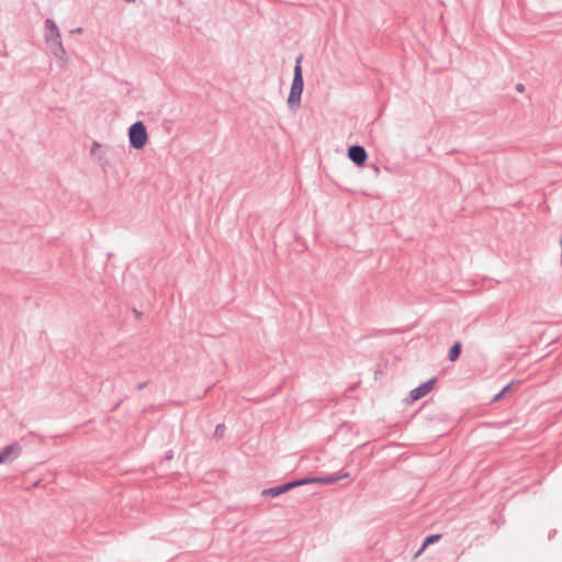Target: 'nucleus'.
I'll return each instance as SVG.
<instances>
[{
	"mask_svg": "<svg viewBox=\"0 0 562 562\" xmlns=\"http://www.w3.org/2000/svg\"><path fill=\"white\" fill-rule=\"evenodd\" d=\"M441 538V535H431V536H428L425 541H424V544L422 547V550H425V548L431 543H435L437 541H439Z\"/></svg>",
	"mask_w": 562,
	"mask_h": 562,
	"instance_id": "9d476101",
	"label": "nucleus"
},
{
	"mask_svg": "<svg viewBox=\"0 0 562 562\" xmlns=\"http://www.w3.org/2000/svg\"><path fill=\"white\" fill-rule=\"evenodd\" d=\"M21 452V447L18 443H12L4 447L0 451V464L10 463L14 461Z\"/></svg>",
	"mask_w": 562,
	"mask_h": 562,
	"instance_id": "7ed1b4c3",
	"label": "nucleus"
},
{
	"mask_svg": "<svg viewBox=\"0 0 562 562\" xmlns=\"http://www.w3.org/2000/svg\"><path fill=\"white\" fill-rule=\"evenodd\" d=\"M423 551H424V550H422V548H420V549L417 551V553L415 554V557H416V558H417V557H419V555L422 554V552H423Z\"/></svg>",
	"mask_w": 562,
	"mask_h": 562,
	"instance_id": "ddd939ff",
	"label": "nucleus"
},
{
	"mask_svg": "<svg viewBox=\"0 0 562 562\" xmlns=\"http://www.w3.org/2000/svg\"><path fill=\"white\" fill-rule=\"evenodd\" d=\"M348 157L357 165L361 166L367 160V153L361 146H351L348 150Z\"/></svg>",
	"mask_w": 562,
	"mask_h": 562,
	"instance_id": "423d86ee",
	"label": "nucleus"
},
{
	"mask_svg": "<svg viewBox=\"0 0 562 562\" xmlns=\"http://www.w3.org/2000/svg\"><path fill=\"white\" fill-rule=\"evenodd\" d=\"M435 383H436V379H430L427 382L420 384L418 387L414 389L409 393L411 402L418 401L422 397H424L427 394H429L431 392V390L434 389Z\"/></svg>",
	"mask_w": 562,
	"mask_h": 562,
	"instance_id": "20e7f679",
	"label": "nucleus"
},
{
	"mask_svg": "<svg viewBox=\"0 0 562 562\" xmlns=\"http://www.w3.org/2000/svg\"><path fill=\"white\" fill-rule=\"evenodd\" d=\"M131 146L135 149L143 148L148 142V134L143 122H135L128 130Z\"/></svg>",
	"mask_w": 562,
	"mask_h": 562,
	"instance_id": "f03ea898",
	"label": "nucleus"
},
{
	"mask_svg": "<svg viewBox=\"0 0 562 562\" xmlns=\"http://www.w3.org/2000/svg\"><path fill=\"white\" fill-rule=\"evenodd\" d=\"M508 389H509V385L505 386V387L503 389V391H502L499 394H497V395L495 396L494 401H498V400H501V398H502V396H503V394H504Z\"/></svg>",
	"mask_w": 562,
	"mask_h": 562,
	"instance_id": "9b49d317",
	"label": "nucleus"
},
{
	"mask_svg": "<svg viewBox=\"0 0 562 562\" xmlns=\"http://www.w3.org/2000/svg\"><path fill=\"white\" fill-rule=\"evenodd\" d=\"M296 486H301L300 480L299 481H294V482H290L288 484H283L281 486H277V487H272V488L266 490V491L262 492V494L263 495L278 496V495H280L282 493H285V492H288L291 488H294Z\"/></svg>",
	"mask_w": 562,
	"mask_h": 562,
	"instance_id": "0eeeda50",
	"label": "nucleus"
},
{
	"mask_svg": "<svg viewBox=\"0 0 562 562\" xmlns=\"http://www.w3.org/2000/svg\"><path fill=\"white\" fill-rule=\"evenodd\" d=\"M461 352V342L457 341L449 350V359L450 361L454 362Z\"/></svg>",
	"mask_w": 562,
	"mask_h": 562,
	"instance_id": "1a4fd4ad",
	"label": "nucleus"
},
{
	"mask_svg": "<svg viewBox=\"0 0 562 562\" xmlns=\"http://www.w3.org/2000/svg\"><path fill=\"white\" fill-rule=\"evenodd\" d=\"M516 89H517L518 92H522L524 91V86L521 83H518L516 86Z\"/></svg>",
	"mask_w": 562,
	"mask_h": 562,
	"instance_id": "f8f14e48",
	"label": "nucleus"
},
{
	"mask_svg": "<svg viewBox=\"0 0 562 562\" xmlns=\"http://www.w3.org/2000/svg\"><path fill=\"white\" fill-rule=\"evenodd\" d=\"M46 27L48 30V32L46 34L47 40L48 41H57L59 38V32H58L56 24L53 21L47 20Z\"/></svg>",
	"mask_w": 562,
	"mask_h": 562,
	"instance_id": "6e6552de",
	"label": "nucleus"
},
{
	"mask_svg": "<svg viewBox=\"0 0 562 562\" xmlns=\"http://www.w3.org/2000/svg\"><path fill=\"white\" fill-rule=\"evenodd\" d=\"M302 56H299L295 61L294 68V77L291 86V91L288 98V103L290 106L297 108L301 101V95L303 92V76H302Z\"/></svg>",
	"mask_w": 562,
	"mask_h": 562,
	"instance_id": "f257e3e1",
	"label": "nucleus"
},
{
	"mask_svg": "<svg viewBox=\"0 0 562 562\" xmlns=\"http://www.w3.org/2000/svg\"><path fill=\"white\" fill-rule=\"evenodd\" d=\"M348 474H344V475H328V476H324V477H308V479H303V480H300V483L301 485H305V484H313V483H319V484H333V483H336L338 482L340 479L342 477H347Z\"/></svg>",
	"mask_w": 562,
	"mask_h": 562,
	"instance_id": "39448f33",
	"label": "nucleus"
}]
</instances>
